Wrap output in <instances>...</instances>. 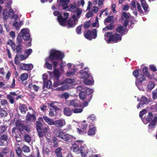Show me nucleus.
<instances>
[{
  "label": "nucleus",
  "mask_w": 157,
  "mask_h": 157,
  "mask_svg": "<svg viewBox=\"0 0 157 157\" xmlns=\"http://www.w3.org/2000/svg\"><path fill=\"white\" fill-rule=\"evenodd\" d=\"M64 57L63 53L55 49L51 50L50 52V55L48 57L46 58L45 65L46 67L49 70L52 69V66L49 63L50 61L53 63V61H58L59 60L62 59Z\"/></svg>",
  "instance_id": "f257e3e1"
},
{
  "label": "nucleus",
  "mask_w": 157,
  "mask_h": 157,
  "mask_svg": "<svg viewBox=\"0 0 157 157\" xmlns=\"http://www.w3.org/2000/svg\"><path fill=\"white\" fill-rule=\"evenodd\" d=\"M139 71V70L134 71L133 75L136 77V84L137 87L140 90H144V88L142 83L146 80V78L142 74H140Z\"/></svg>",
  "instance_id": "f03ea898"
},
{
  "label": "nucleus",
  "mask_w": 157,
  "mask_h": 157,
  "mask_svg": "<svg viewBox=\"0 0 157 157\" xmlns=\"http://www.w3.org/2000/svg\"><path fill=\"white\" fill-rule=\"evenodd\" d=\"M69 1L70 0H57L59 6H62L63 10L73 12L78 7H77L75 3L68 5Z\"/></svg>",
  "instance_id": "7ed1b4c3"
},
{
  "label": "nucleus",
  "mask_w": 157,
  "mask_h": 157,
  "mask_svg": "<svg viewBox=\"0 0 157 157\" xmlns=\"http://www.w3.org/2000/svg\"><path fill=\"white\" fill-rule=\"evenodd\" d=\"M29 31L28 29L25 28L21 29L20 34L17 36V43L18 44H21L22 41V37L24 40H31L29 34Z\"/></svg>",
  "instance_id": "20e7f679"
},
{
  "label": "nucleus",
  "mask_w": 157,
  "mask_h": 157,
  "mask_svg": "<svg viewBox=\"0 0 157 157\" xmlns=\"http://www.w3.org/2000/svg\"><path fill=\"white\" fill-rule=\"evenodd\" d=\"M88 68L87 67L85 68L84 71L83 70L80 71V73L82 75L81 78H84V82L85 84L87 85H90L92 84L93 82L91 75L88 73Z\"/></svg>",
  "instance_id": "39448f33"
},
{
  "label": "nucleus",
  "mask_w": 157,
  "mask_h": 157,
  "mask_svg": "<svg viewBox=\"0 0 157 157\" xmlns=\"http://www.w3.org/2000/svg\"><path fill=\"white\" fill-rule=\"evenodd\" d=\"M97 36V32L96 29H94L92 33L90 30H88L86 33H84V36L87 39L91 40L92 39H95Z\"/></svg>",
  "instance_id": "423d86ee"
},
{
  "label": "nucleus",
  "mask_w": 157,
  "mask_h": 157,
  "mask_svg": "<svg viewBox=\"0 0 157 157\" xmlns=\"http://www.w3.org/2000/svg\"><path fill=\"white\" fill-rule=\"evenodd\" d=\"M63 15L64 18H63L62 15H59L57 18L59 24L62 26H64L66 25L67 19L69 17V14L68 13H65Z\"/></svg>",
  "instance_id": "0eeeda50"
},
{
  "label": "nucleus",
  "mask_w": 157,
  "mask_h": 157,
  "mask_svg": "<svg viewBox=\"0 0 157 157\" xmlns=\"http://www.w3.org/2000/svg\"><path fill=\"white\" fill-rule=\"evenodd\" d=\"M71 150L72 148H71ZM74 151L77 152V153H81L82 157H86L88 152L87 148H73Z\"/></svg>",
  "instance_id": "6e6552de"
},
{
  "label": "nucleus",
  "mask_w": 157,
  "mask_h": 157,
  "mask_svg": "<svg viewBox=\"0 0 157 157\" xmlns=\"http://www.w3.org/2000/svg\"><path fill=\"white\" fill-rule=\"evenodd\" d=\"M19 67L20 69L22 70L29 71L33 68V65L31 64L21 63L20 64Z\"/></svg>",
  "instance_id": "1a4fd4ad"
},
{
  "label": "nucleus",
  "mask_w": 157,
  "mask_h": 157,
  "mask_svg": "<svg viewBox=\"0 0 157 157\" xmlns=\"http://www.w3.org/2000/svg\"><path fill=\"white\" fill-rule=\"evenodd\" d=\"M137 100L138 101H140V103L137 106L138 109H139V108L143 107L144 105L147 103L149 101L148 99L144 96H142L140 100L139 99V98H137Z\"/></svg>",
  "instance_id": "9d476101"
},
{
  "label": "nucleus",
  "mask_w": 157,
  "mask_h": 157,
  "mask_svg": "<svg viewBox=\"0 0 157 157\" xmlns=\"http://www.w3.org/2000/svg\"><path fill=\"white\" fill-rule=\"evenodd\" d=\"M66 124L65 120L63 119H59L55 121V126L57 128H62Z\"/></svg>",
  "instance_id": "9b49d317"
},
{
  "label": "nucleus",
  "mask_w": 157,
  "mask_h": 157,
  "mask_svg": "<svg viewBox=\"0 0 157 157\" xmlns=\"http://www.w3.org/2000/svg\"><path fill=\"white\" fill-rule=\"evenodd\" d=\"M82 12V10L79 8H77L73 12L74 14L72 16L73 18L78 20L81 17Z\"/></svg>",
  "instance_id": "f8f14e48"
},
{
  "label": "nucleus",
  "mask_w": 157,
  "mask_h": 157,
  "mask_svg": "<svg viewBox=\"0 0 157 157\" xmlns=\"http://www.w3.org/2000/svg\"><path fill=\"white\" fill-rule=\"evenodd\" d=\"M130 4L131 5V9L132 10H136L137 6L138 11L141 13H142L143 12V10H142L140 5L139 3L137 2L136 3L135 1H133L131 2Z\"/></svg>",
  "instance_id": "ddd939ff"
},
{
  "label": "nucleus",
  "mask_w": 157,
  "mask_h": 157,
  "mask_svg": "<svg viewBox=\"0 0 157 157\" xmlns=\"http://www.w3.org/2000/svg\"><path fill=\"white\" fill-rule=\"evenodd\" d=\"M67 104L69 106H72L74 107H78L82 106L80 103L79 101L78 100H71L67 101Z\"/></svg>",
  "instance_id": "4468645a"
},
{
  "label": "nucleus",
  "mask_w": 157,
  "mask_h": 157,
  "mask_svg": "<svg viewBox=\"0 0 157 157\" xmlns=\"http://www.w3.org/2000/svg\"><path fill=\"white\" fill-rule=\"evenodd\" d=\"M78 19H76L73 18L72 16L68 21L67 25L69 27H74L77 24Z\"/></svg>",
  "instance_id": "2eb2a0df"
},
{
  "label": "nucleus",
  "mask_w": 157,
  "mask_h": 157,
  "mask_svg": "<svg viewBox=\"0 0 157 157\" xmlns=\"http://www.w3.org/2000/svg\"><path fill=\"white\" fill-rule=\"evenodd\" d=\"M58 63V61H53V65L54 69V75L56 80L58 79L60 75L59 71L58 70L56 69V67Z\"/></svg>",
  "instance_id": "dca6fc26"
},
{
  "label": "nucleus",
  "mask_w": 157,
  "mask_h": 157,
  "mask_svg": "<svg viewBox=\"0 0 157 157\" xmlns=\"http://www.w3.org/2000/svg\"><path fill=\"white\" fill-rule=\"evenodd\" d=\"M27 58V56L26 55H20L19 56L18 55H17L14 59V61L15 63L17 64H19V62L18 61L19 58L20 61H22L24 59H25Z\"/></svg>",
  "instance_id": "f3484780"
},
{
  "label": "nucleus",
  "mask_w": 157,
  "mask_h": 157,
  "mask_svg": "<svg viewBox=\"0 0 157 157\" xmlns=\"http://www.w3.org/2000/svg\"><path fill=\"white\" fill-rule=\"evenodd\" d=\"M43 118L44 120L48 125H55V121L53 119L49 118L47 116H44Z\"/></svg>",
  "instance_id": "a211bd4d"
},
{
  "label": "nucleus",
  "mask_w": 157,
  "mask_h": 157,
  "mask_svg": "<svg viewBox=\"0 0 157 157\" xmlns=\"http://www.w3.org/2000/svg\"><path fill=\"white\" fill-rule=\"evenodd\" d=\"M112 33L111 32H107L105 34V40L108 43H109L112 41Z\"/></svg>",
  "instance_id": "6ab92c4d"
},
{
  "label": "nucleus",
  "mask_w": 157,
  "mask_h": 157,
  "mask_svg": "<svg viewBox=\"0 0 157 157\" xmlns=\"http://www.w3.org/2000/svg\"><path fill=\"white\" fill-rule=\"evenodd\" d=\"M36 117L34 115L30 114L28 112L27 113L26 117V122L34 121L36 120Z\"/></svg>",
  "instance_id": "aec40b11"
},
{
  "label": "nucleus",
  "mask_w": 157,
  "mask_h": 157,
  "mask_svg": "<svg viewBox=\"0 0 157 157\" xmlns=\"http://www.w3.org/2000/svg\"><path fill=\"white\" fill-rule=\"evenodd\" d=\"M80 98L82 100H89L90 101L91 98V97L89 98L88 96H86L84 92H80L79 94Z\"/></svg>",
  "instance_id": "412c9836"
},
{
  "label": "nucleus",
  "mask_w": 157,
  "mask_h": 157,
  "mask_svg": "<svg viewBox=\"0 0 157 157\" xmlns=\"http://www.w3.org/2000/svg\"><path fill=\"white\" fill-rule=\"evenodd\" d=\"M152 117V113H149L148 115L145 117L143 119H142L143 123L146 124L149 123Z\"/></svg>",
  "instance_id": "4be33fe9"
},
{
  "label": "nucleus",
  "mask_w": 157,
  "mask_h": 157,
  "mask_svg": "<svg viewBox=\"0 0 157 157\" xmlns=\"http://www.w3.org/2000/svg\"><path fill=\"white\" fill-rule=\"evenodd\" d=\"M121 36L118 34L115 33L112 35V41H113L114 42H117L121 41Z\"/></svg>",
  "instance_id": "5701e85b"
},
{
  "label": "nucleus",
  "mask_w": 157,
  "mask_h": 157,
  "mask_svg": "<svg viewBox=\"0 0 157 157\" xmlns=\"http://www.w3.org/2000/svg\"><path fill=\"white\" fill-rule=\"evenodd\" d=\"M157 120V117H155L152 121L148 125V131L150 132L152 129L155 127L156 122Z\"/></svg>",
  "instance_id": "b1692460"
},
{
  "label": "nucleus",
  "mask_w": 157,
  "mask_h": 157,
  "mask_svg": "<svg viewBox=\"0 0 157 157\" xmlns=\"http://www.w3.org/2000/svg\"><path fill=\"white\" fill-rule=\"evenodd\" d=\"M16 124L18 130L20 131H22V128L24 125L21 121L17 120L16 121Z\"/></svg>",
  "instance_id": "393cba45"
},
{
  "label": "nucleus",
  "mask_w": 157,
  "mask_h": 157,
  "mask_svg": "<svg viewBox=\"0 0 157 157\" xmlns=\"http://www.w3.org/2000/svg\"><path fill=\"white\" fill-rule=\"evenodd\" d=\"M19 109L22 113L25 114L27 110V107L23 104H21L19 106Z\"/></svg>",
  "instance_id": "a878e982"
},
{
  "label": "nucleus",
  "mask_w": 157,
  "mask_h": 157,
  "mask_svg": "<svg viewBox=\"0 0 157 157\" xmlns=\"http://www.w3.org/2000/svg\"><path fill=\"white\" fill-rule=\"evenodd\" d=\"M105 0H93V4L94 5H98L99 7L101 6L103 4Z\"/></svg>",
  "instance_id": "bb28decb"
},
{
  "label": "nucleus",
  "mask_w": 157,
  "mask_h": 157,
  "mask_svg": "<svg viewBox=\"0 0 157 157\" xmlns=\"http://www.w3.org/2000/svg\"><path fill=\"white\" fill-rule=\"evenodd\" d=\"M142 6L144 9V11L146 13H148V5L146 3L145 0H140Z\"/></svg>",
  "instance_id": "cd10ccee"
},
{
  "label": "nucleus",
  "mask_w": 157,
  "mask_h": 157,
  "mask_svg": "<svg viewBox=\"0 0 157 157\" xmlns=\"http://www.w3.org/2000/svg\"><path fill=\"white\" fill-rule=\"evenodd\" d=\"M84 141L82 140H78L75 141V144L77 145V147H84L86 146V144H84Z\"/></svg>",
  "instance_id": "c85d7f7f"
},
{
  "label": "nucleus",
  "mask_w": 157,
  "mask_h": 157,
  "mask_svg": "<svg viewBox=\"0 0 157 157\" xmlns=\"http://www.w3.org/2000/svg\"><path fill=\"white\" fill-rule=\"evenodd\" d=\"M96 128L95 127H90L88 131V135L89 136L94 135L96 134Z\"/></svg>",
  "instance_id": "c756f323"
},
{
  "label": "nucleus",
  "mask_w": 157,
  "mask_h": 157,
  "mask_svg": "<svg viewBox=\"0 0 157 157\" xmlns=\"http://www.w3.org/2000/svg\"><path fill=\"white\" fill-rule=\"evenodd\" d=\"M63 112L64 114L67 116H70L72 114L71 110L68 107L64 109Z\"/></svg>",
  "instance_id": "7c9ffc66"
},
{
  "label": "nucleus",
  "mask_w": 157,
  "mask_h": 157,
  "mask_svg": "<svg viewBox=\"0 0 157 157\" xmlns=\"http://www.w3.org/2000/svg\"><path fill=\"white\" fill-rule=\"evenodd\" d=\"M62 150L61 148H57L55 150V153L57 157H63L61 151Z\"/></svg>",
  "instance_id": "2f4dec72"
},
{
  "label": "nucleus",
  "mask_w": 157,
  "mask_h": 157,
  "mask_svg": "<svg viewBox=\"0 0 157 157\" xmlns=\"http://www.w3.org/2000/svg\"><path fill=\"white\" fill-rule=\"evenodd\" d=\"M43 88L45 87L47 88H50L52 85V82L50 80H47L46 81L43 82Z\"/></svg>",
  "instance_id": "473e14b6"
},
{
  "label": "nucleus",
  "mask_w": 157,
  "mask_h": 157,
  "mask_svg": "<svg viewBox=\"0 0 157 157\" xmlns=\"http://www.w3.org/2000/svg\"><path fill=\"white\" fill-rule=\"evenodd\" d=\"M1 104L5 109H7L8 107V103L6 100H2L1 101Z\"/></svg>",
  "instance_id": "72a5a7b5"
},
{
  "label": "nucleus",
  "mask_w": 157,
  "mask_h": 157,
  "mask_svg": "<svg viewBox=\"0 0 157 157\" xmlns=\"http://www.w3.org/2000/svg\"><path fill=\"white\" fill-rule=\"evenodd\" d=\"M68 88V86L66 84L61 86L60 87H58L56 89V90L63 91L67 89Z\"/></svg>",
  "instance_id": "f704fd0d"
},
{
  "label": "nucleus",
  "mask_w": 157,
  "mask_h": 157,
  "mask_svg": "<svg viewBox=\"0 0 157 157\" xmlns=\"http://www.w3.org/2000/svg\"><path fill=\"white\" fill-rule=\"evenodd\" d=\"M117 32L122 34L125 32V29L122 26H119L116 29Z\"/></svg>",
  "instance_id": "c9c22d12"
},
{
  "label": "nucleus",
  "mask_w": 157,
  "mask_h": 157,
  "mask_svg": "<svg viewBox=\"0 0 157 157\" xmlns=\"http://www.w3.org/2000/svg\"><path fill=\"white\" fill-rule=\"evenodd\" d=\"M22 24V21H20L19 22L17 21L13 24V25L15 27L16 29H17L21 27Z\"/></svg>",
  "instance_id": "e433bc0d"
},
{
  "label": "nucleus",
  "mask_w": 157,
  "mask_h": 157,
  "mask_svg": "<svg viewBox=\"0 0 157 157\" xmlns=\"http://www.w3.org/2000/svg\"><path fill=\"white\" fill-rule=\"evenodd\" d=\"M85 87L81 85L78 86L76 88V90L77 92H83L85 91Z\"/></svg>",
  "instance_id": "4c0bfd02"
},
{
  "label": "nucleus",
  "mask_w": 157,
  "mask_h": 157,
  "mask_svg": "<svg viewBox=\"0 0 157 157\" xmlns=\"http://www.w3.org/2000/svg\"><path fill=\"white\" fill-rule=\"evenodd\" d=\"M56 102L52 101L50 103H48L47 104L50 107L52 108L55 110H56L58 109L56 105Z\"/></svg>",
  "instance_id": "58836bf2"
},
{
  "label": "nucleus",
  "mask_w": 157,
  "mask_h": 157,
  "mask_svg": "<svg viewBox=\"0 0 157 157\" xmlns=\"http://www.w3.org/2000/svg\"><path fill=\"white\" fill-rule=\"evenodd\" d=\"M37 131L38 135L39 136L40 138V140H41L42 138L43 139L44 136H46V135L42 130V129H41V130H38Z\"/></svg>",
  "instance_id": "ea45409f"
},
{
  "label": "nucleus",
  "mask_w": 157,
  "mask_h": 157,
  "mask_svg": "<svg viewBox=\"0 0 157 157\" xmlns=\"http://www.w3.org/2000/svg\"><path fill=\"white\" fill-rule=\"evenodd\" d=\"M76 70L73 69L71 70L70 69L67 72V75L68 76H71L73 75L75 73Z\"/></svg>",
  "instance_id": "a19ab883"
},
{
  "label": "nucleus",
  "mask_w": 157,
  "mask_h": 157,
  "mask_svg": "<svg viewBox=\"0 0 157 157\" xmlns=\"http://www.w3.org/2000/svg\"><path fill=\"white\" fill-rule=\"evenodd\" d=\"M10 15V13L9 12H7V10L6 9H4L3 10V18L4 19H6L9 17V16Z\"/></svg>",
  "instance_id": "79ce46f5"
},
{
  "label": "nucleus",
  "mask_w": 157,
  "mask_h": 157,
  "mask_svg": "<svg viewBox=\"0 0 157 157\" xmlns=\"http://www.w3.org/2000/svg\"><path fill=\"white\" fill-rule=\"evenodd\" d=\"M42 126L43 124L41 122L37 121L36 122V128L37 130H41Z\"/></svg>",
  "instance_id": "37998d69"
},
{
  "label": "nucleus",
  "mask_w": 157,
  "mask_h": 157,
  "mask_svg": "<svg viewBox=\"0 0 157 157\" xmlns=\"http://www.w3.org/2000/svg\"><path fill=\"white\" fill-rule=\"evenodd\" d=\"M155 84L154 82H149L147 86L148 90H151L155 87Z\"/></svg>",
  "instance_id": "c03bdc74"
},
{
  "label": "nucleus",
  "mask_w": 157,
  "mask_h": 157,
  "mask_svg": "<svg viewBox=\"0 0 157 157\" xmlns=\"http://www.w3.org/2000/svg\"><path fill=\"white\" fill-rule=\"evenodd\" d=\"M108 8H106V9L103 10L101 11L99 13V17H101V16L103 14V13L104 12H105L104 14H103L104 15H105V16H107V15L108 14V13L106 11L108 10Z\"/></svg>",
  "instance_id": "a18cd8bd"
},
{
  "label": "nucleus",
  "mask_w": 157,
  "mask_h": 157,
  "mask_svg": "<svg viewBox=\"0 0 157 157\" xmlns=\"http://www.w3.org/2000/svg\"><path fill=\"white\" fill-rule=\"evenodd\" d=\"M114 28V26L112 24H110L108 26H106L105 28H103L102 29L103 31H105L108 30H111Z\"/></svg>",
  "instance_id": "49530a36"
},
{
  "label": "nucleus",
  "mask_w": 157,
  "mask_h": 157,
  "mask_svg": "<svg viewBox=\"0 0 157 157\" xmlns=\"http://www.w3.org/2000/svg\"><path fill=\"white\" fill-rule=\"evenodd\" d=\"M28 78V75L26 73L22 74L20 76L21 80L23 81L26 80Z\"/></svg>",
  "instance_id": "de8ad7c7"
},
{
  "label": "nucleus",
  "mask_w": 157,
  "mask_h": 157,
  "mask_svg": "<svg viewBox=\"0 0 157 157\" xmlns=\"http://www.w3.org/2000/svg\"><path fill=\"white\" fill-rule=\"evenodd\" d=\"M130 16V15L129 13H126L125 12L122 13V18L123 19L124 18L128 19L129 18Z\"/></svg>",
  "instance_id": "09e8293b"
},
{
  "label": "nucleus",
  "mask_w": 157,
  "mask_h": 157,
  "mask_svg": "<svg viewBox=\"0 0 157 157\" xmlns=\"http://www.w3.org/2000/svg\"><path fill=\"white\" fill-rule=\"evenodd\" d=\"M113 18V16H109L107 18H106L105 21L104 22L105 25H107L106 23L111 22Z\"/></svg>",
  "instance_id": "8fccbe9b"
},
{
  "label": "nucleus",
  "mask_w": 157,
  "mask_h": 157,
  "mask_svg": "<svg viewBox=\"0 0 157 157\" xmlns=\"http://www.w3.org/2000/svg\"><path fill=\"white\" fill-rule=\"evenodd\" d=\"M42 151L44 154L47 155H49L51 151L48 148H43Z\"/></svg>",
  "instance_id": "3c124183"
},
{
  "label": "nucleus",
  "mask_w": 157,
  "mask_h": 157,
  "mask_svg": "<svg viewBox=\"0 0 157 157\" xmlns=\"http://www.w3.org/2000/svg\"><path fill=\"white\" fill-rule=\"evenodd\" d=\"M73 137V136L72 135L65 133L64 140L65 141L69 140L72 139Z\"/></svg>",
  "instance_id": "603ef678"
},
{
  "label": "nucleus",
  "mask_w": 157,
  "mask_h": 157,
  "mask_svg": "<svg viewBox=\"0 0 157 157\" xmlns=\"http://www.w3.org/2000/svg\"><path fill=\"white\" fill-rule=\"evenodd\" d=\"M7 44L10 45L13 50H15V45L14 43L12 40H9Z\"/></svg>",
  "instance_id": "864d4df0"
},
{
  "label": "nucleus",
  "mask_w": 157,
  "mask_h": 157,
  "mask_svg": "<svg viewBox=\"0 0 157 157\" xmlns=\"http://www.w3.org/2000/svg\"><path fill=\"white\" fill-rule=\"evenodd\" d=\"M56 81H55L53 84V86L54 87H57L63 84V82H60L57 80L56 79Z\"/></svg>",
  "instance_id": "5fc2aeb1"
},
{
  "label": "nucleus",
  "mask_w": 157,
  "mask_h": 157,
  "mask_svg": "<svg viewBox=\"0 0 157 157\" xmlns=\"http://www.w3.org/2000/svg\"><path fill=\"white\" fill-rule=\"evenodd\" d=\"M7 114V113L5 110L1 109H0V117H5Z\"/></svg>",
  "instance_id": "6e6d98bb"
},
{
  "label": "nucleus",
  "mask_w": 157,
  "mask_h": 157,
  "mask_svg": "<svg viewBox=\"0 0 157 157\" xmlns=\"http://www.w3.org/2000/svg\"><path fill=\"white\" fill-rule=\"evenodd\" d=\"M78 132L80 134L85 135L86 134V129L81 130L78 128H77Z\"/></svg>",
  "instance_id": "4d7b16f0"
},
{
  "label": "nucleus",
  "mask_w": 157,
  "mask_h": 157,
  "mask_svg": "<svg viewBox=\"0 0 157 157\" xmlns=\"http://www.w3.org/2000/svg\"><path fill=\"white\" fill-rule=\"evenodd\" d=\"M22 46L21 44H19L16 48L15 47V50H16L17 53H19L21 52Z\"/></svg>",
  "instance_id": "13d9d810"
},
{
  "label": "nucleus",
  "mask_w": 157,
  "mask_h": 157,
  "mask_svg": "<svg viewBox=\"0 0 157 157\" xmlns=\"http://www.w3.org/2000/svg\"><path fill=\"white\" fill-rule=\"evenodd\" d=\"M96 118V117L94 114H91L87 118V119L89 121H90L91 120L94 121Z\"/></svg>",
  "instance_id": "bf43d9fd"
},
{
  "label": "nucleus",
  "mask_w": 157,
  "mask_h": 157,
  "mask_svg": "<svg viewBox=\"0 0 157 157\" xmlns=\"http://www.w3.org/2000/svg\"><path fill=\"white\" fill-rule=\"evenodd\" d=\"M65 135V133H64L63 132H59V134L58 135V137L59 138H61L64 140Z\"/></svg>",
  "instance_id": "052dcab7"
},
{
  "label": "nucleus",
  "mask_w": 157,
  "mask_h": 157,
  "mask_svg": "<svg viewBox=\"0 0 157 157\" xmlns=\"http://www.w3.org/2000/svg\"><path fill=\"white\" fill-rule=\"evenodd\" d=\"M75 81V80L74 79H67L66 80V82L68 86V84H71L73 83Z\"/></svg>",
  "instance_id": "680f3d73"
},
{
  "label": "nucleus",
  "mask_w": 157,
  "mask_h": 157,
  "mask_svg": "<svg viewBox=\"0 0 157 157\" xmlns=\"http://www.w3.org/2000/svg\"><path fill=\"white\" fill-rule=\"evenodd\" d=\"M7 96L14 99L15 98V97L17 96V94L14 92H11L9 94L7 95Z\"/></svg>",
  "instance_id": "e2e57ef3"
},
{
  "label": "nucleus",
  "mask_w": 157,
  "mask_h": 157,
  "mask_svg": "<svg viewBox=\"0 0 157 157\" xmlns=\"http://www.w3.org/2000/svg\"><path fill=\"white\" fill-rule=\"evenodd\" d=\"M93 15V12L91 10H90L87 12L86 14V17L89 18L92 17Z\"/></svg>",
  "instance_id": "0e129e2a"
},
{
  "label": "nucleus",
  "mask_w": 157,
  "mask_h": 157,
  "mask_svg": "<svg viewBox=\"0 0 157 157\" xmlns=\"http://www.w3.org/2000/svg\"><path fill=\"white\" fill-rule=\"evenodd\" d=\"M85 91L86 93L88 95H90L93 93V90L92 89H90L89 88H86L85 87Z\"/></svg>",
  "instance_id": "69168bd1"
},
{
  "label": "nucleus",
  "mask_w": 157,
  "mask_h": 157,
  "mask_svg": "<svg viewBox=\"0 0 157 157\" xmlns=\"http://www.w3.org/2000/svg\"><path fill=\"white\" fill-rule=\"evenodd\" d=\"M152 95L153 99H155L157 98V88L153 91Z\"/></svg>",
  "instance_id": "338daca9"
},
{
  "label": "nucleus",
  "mask_w": 157,
  "mask_h": 157,
  "mask_svg": "<svg viewBox=\"0 0 157 157\" xmlns=\"http://www.w3.org/2000/svg\"><path fill=\"white\" fill-rule=\"evenodd\" d=\"M16 150L18 157H21V150L20 148H17Z\"/></svg>",
  "instance_id": "774afa93"
}]
</instances>
